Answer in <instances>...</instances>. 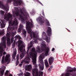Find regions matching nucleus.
I'll return each mask as SVG.
<instances>
[{
    "label": "nucleus",
    "instance_id": "nucleus-1",
    "mask_svg": "<svg viewBox=\"0 0 76 76\" xmlns=\"http://www.w3.org/2000/svg\"><path fill=\"white\" fill-rule=\"evenodd\" d=\"M46 45L45 44H43L42 45V47L41 49L42 51H44V50L46 49L45 50V54L44 53H42L41 54L39 58V61L40 64H39V66L40 70H43L44 69V62L42 60L43 58H45V56H47V55L48 54V52L50 49L48 48H45L46 47L45 46Z\"/></svg>",
    "mask_w": 76,
    "mask_h": 76
},
{
    "label": "nucleus",
    "instance_id": "nucleus-2",
    "mask_svg": "<svg viewBox=\"0 0 76 76\" xmlns=\"http://www.w3.org/2000/svg\"><path fill=\"white\" fill-rule=\"evenodd\" d=\"M33 24L32 23L30 24V22L29 21L26 22V28L28 33L29 34L31 38H32L33 36L34 38H36V39H38L39 41H41V40H42L41 39H39L38 36L35 35V33H34V32L32 31H31V29L30 26H31V27H33Z\"/></svg>",
    "mask_w": 76,
    "mask_h": 76
},
{
    "label": "nucleus",
    "instance_id": "nucleus-3",
    "mask_svg": "<svg viewBox=\"0 0 76 76\" xmlns=\"http://www.w3.org/2000/svg\"><path fill=\"white\" fill-rule=\"evenodd\" d=\"M35 49L33 48L31 49L29 53V56L31 58L32 60V63L33 65H34L35 67H37L38 66L37 64V53L35 52Z\"/></svg>",
    "mask_w": 76,
    "mask_h": 76
},
{
    "label": "nucleus",
    "instance_id": "nucleus-4",
    "mask_svg": "<svg viewBox=\"0 0 76 76\" xmlns=\"http://www.w3.org/2000/svg\"><path fill=\"white\" fill-rule=\"evenodd\" d=\"M25 47V44L23 43V42L22 41L20 40L18 42V48L19 50L21 53V54H20V57L21 58V59L24 57V55L26 51L25 49H23V48Z\"/></svg>",
    "mask_w": 76,
    "mask_h": 76
},
{
    "label": "nucleus",
    "instance_id": "nucleus-5",
    "mask_svg": "<svg viewBox=\"0 0 76 76\" xmlns=\"http://www.w3.org/2000/svg\"><path fill=\"white\" fill-rule=\"evenodd\" d=\"M6 37H3L2 39V42L0 44V56L1 57L2 56V53L3 52H4V50L3 48V46H4V48H6V39H5Z\"/></svg>",
    "mask_w": 76,
    "mask_h": 76
},
{
    "label": "nucleus",
    "instance_id": "nucleus-6",
    "mask_svg": "<svg viewBox=\"0 0 76 76\" xmlns=\"http://www.w3.org/2000/svg\"><path fill=\"white\" fill-rule=\"evenodd\" d=\"M38 72V69L37 68H36L33 69L32 70L33 76H40L43 73L41 71H39V72Z\"/></svg>",
    "mask_w": 76,
    "mask_h": 76
},
{
    "label": "nucleus",
    "instance_id": "nucleus-7",
    "mask_svg": "<svg viewBox=\"0 0 76 76\" xmlns=\"http://www.w3.org/2000/svg\"><path fill=\"white\" fill-rule=\"evenodd\" d=\"M10 54H7L5 56L4 58V56H3L2 57V59L1 60V63L2 64H4V63L7 62V64H9L10 62Z\"/></svg>",
    "mask_w": 76,
    "mask_h": 76
},
{
    "label": "nucleus",
    "instance_id": "nucleus-8",
    "mask_svg": "<svg viewBox=\"0 0 76 76\" xmlns=\"http://www.w3.org/2000/svg\"><path fill=\"white\" fill-rule=\"evenodd\" d=\"M15 33H14L12 32L9 33V32H7V34L6 35V37L7 38V44H10V37L11 35H15L16 34V32H15ZM10 34H11V35Z\"/></svg>",
    "mask_w": 76,
    "mask_h": 76
},
{
    "label": "nucleus",
    "instance_id": "nucleus-9",
    "mask_svg": "<svg viewBox=\"0 0 76 76\" xmlns=\"http://www.w3.org/2000/svg\"><path fill=\"white\" fill-rule=\"evenodd\" d=\"M21 14H20L19 12H14L13 13V16H15V15H16V16H20V19H21L22 22H24V19L23 18V17H22L21 15H23V16H24V15L23 14V13L22 12L20 11Z\"/></svg>",
    "mask_w": 76,
    "mask_h": 76
},
{
    "label": "nucleus",
    "instance_id": "nucleus-10",
    "mask_svg": "<svg viewBox=\"0 0 76 76\" xmlns=\"http://www.w3.org/2000/svg\"><path fill=\"white\" fill-rule=\"evenodd\" d=\"M30 60V59H29V56L28 55L26 56L25 58L21 62V63L20 64V66H21L22 65V63L25 62L26 63H27L29 64V61Z\"/></svg>",
    "mask_w": 76,
    "mask_h": 76
},
{
    "label": "nucleus",
    "instance_id": "nucleus-11",
    "mask_svg": "<svg viewBox=\"0 0 76 76\" xmlns=\"http://www.w3.org/2000/svg\"><path fill=\"white\" fill-rule=\"evenodd\" d=\"M23 28V26L22 25H20V28L18 29V32H20V30H21V29H23V30L22 31V33L25 36H26V31H25V29Z\"/></svg>",
    "mask_w": 76,
    "mask_h": 76
},
{
    "label": "nucleus",
    "instance_id": "nucleus-12",
    "mask_svg": "<svg viewBox=\"0 0 76 76\" xmlns=\"http://www.w3.org/2000/svg\"><path fill=\"white\" fill-rule=\"evenodd\" d=\"M46 34L45 32H43L42 34V38H43V37H46L45 38V39L46 40V42L47 43H49L50 42V37H47L46 36Z\"/></svg>",
    "mask_w": 76,
    "mask_h": 76
},
{
    "label": "nucleus",
    "instance_id": "nucleus-13",
    "mask_svg": "<svg viewBox=\"0 0 76 76\" xmlns=\"http://www.w3.org/2000/svg\"><path fill=\"white\" fill-rule=\"evenodd\" d=\"M75 71H76V68H74L72 70H67L66 71V72L65 74V76H69L70 74L69 73H68V72H75Z\"/></svg>",
    "mask_w": 76,
    "mask_h": 76
},
{
    "label": "nucleus",
    "instance_id": "nucleus-14",
    "mask_svg": "<svg viewBox=\"0 0 76 76\" xmlns=\"http://www.w3.org/2000/svg\"><path fill=\"white\" fill-rule=\"evenodd\" d=\"M36 20L37 21H39V24H40L41 25H42V24L44 23V20L42 19V18L40 17L37 18Z\"/></svg>",
    "mask_w": 76,
    "mask_h": 76
},
{
    "label": "nucleus",
    "instance_id": "nucleus-15",
    "mask_svg": "<svg viewBox=\"0 0 76 76\" xmlns=\"http://www.w3.org/2000/svg\"><path fill=\"white\" fill-rule=\"evenodd\" d=\"M12 15L10 13L8 14H5L4 15V19L5 20H8L9 18H11Z\"/></svg>",
    "mask_w": 76,
    "mask_h": 76
},
{
    "label": "nucleus",
    "instance_id": "nucleus-16",
    "mask_svg": "<svg viewBox=\"0 0 76 76\" xmlns=\"http://www.w3.org/2000/svg\"><path fill=\"white\" fill-rule=\"evenodd\" d=\"M13 1L14 2V4H16V6H18V4L20 5L21 3H22V2L20 0H15Z\"/></svg>",
    "mask_w": 76,
    "mask_h": 76
},
{
    "label": "nucleus",
    "instance_id": "nucleus-17",
    "mask_svg": "<svg viewBox=\"0 0 76 76\" xmlns=\"http://www.w3.org/2000/svg\"><path fill=\"white\" fill-rule=\"evenodd\" d=\"M0 7H1V8H2V9H5L7 11L9 10V8L6 7L5 6L3 5V2L0 1Z\"/></svg>",
    "mask_w": 76,
    "mask_h": 76
},
{
    "label": "nucleus",
    "instance_id": "nucleus-18",
    "mask_svg": "<svg viewBox=\"0 0 76 76\" xmlns=\"http://www.w3.org/2000/svg\"><path fill=\"white\" fill-rule=\"evenodd\" d=\"M48 30L46 32L48 34V35L49 36L51 35V29L50 27H48Z\"/></svg>",
    "mask_w": 76,
    "mask_h": 76
},
{
    "label": "nucleus",
    "instance_id": "nucleus-19",
    "mask_svg": "<svg viewBox=\"0 0 76 76\" xmlns=\"http://www.w3.org/2000/svg\"><path fill=\"white\" fill-rule=\"evenodd\" d=\"M48 61L49 64H50V65L52 64L53 63V61H54V58L52 57H50L49 58Z\"/></svg>",
    "mask_w": 76,
    "mask_h": 76
},
{
    "label": "nucleus",
    "instance_id": "nucleus-20",
    "mask_svg": "<svg viewBox=\"0 0 76 76\" xmlns=\"http://www.w3.org/2000/svg\"><path fill=\"white\" fill-rule=\"evenodd\" d=\"M25 69L27 70H28V71H30L32 69V65H29L26 66Z\"/></svg>",
    "mask_w": 76,
    "mask_h": 76
},
{
    "label": "nucleus",
    "instance_id": "nucleus-21",
    "mask_svg": "<svg viewBox=\"0 0 76 76\" xmlns=\"http://www.w3.org/2000/svg\"><path fill=\"white\" fill-rule=\"evenodd\" d=\"M5 69H6V67L5 66H3L2 68H1L2 70L1 71V72H0V76L3 75V73H4V72Z\"/></svg>",
    "mask_w": 76,
    "mask_h": 76
},
{
    "label": "nucleus",
    "instance_id": "nucleus-22",
    "mask_svg": "<svg viewBox=\"0 0 76 76\" xmlns=\"http://www.w3.org/2000/svg\"><path fill=\"white\" fill-rule=\"evenodd\" d=\"M1 22L2 23L1 24V23H0L1 24V27L2 28H4L5 27V21L4 20H1Z\"/></svg>",
    "mask_w": 76,
    "mask_h": 76
},
{
    "label": "nucleus",
    "instance_id": "nucleus-23",
    "mask_svg": "<svg viewBox=\"0 0 76 76\" xmlns=\"http://www.w3.org/2000/svg\"><path fill=\"white\" fill-rule=\"evenodd\" d=\"M12 25L14 26H17L18 25V20H16V19H14L13 23L12 24Z\"/></svg>",
    "mask_w": 76,
    "mask_h": 76
},
{
    "label": "nucleus",
    "instance_id": "nucleus-24",
    "mask_svg": "<svg viewBox=\"0 0 76 76\" xmlns=\"http://www.w3.org/2000/svg\"><path fill=\"white\" fill-rule=\"evenodd\" d=\"M45 64L46 68L49 67V64L47 60L46 59L45 60Z\"/></svg>",
    "mask_w": 76,
    "mask_h": 76
},
{
    "label": "nucleus",
    "instance_id": "nucleus-25",
    "mask_svg": "<svg viewBox=\"0 0 76 76\" xmlns=\"http://www.w3.org/2000/svg\"><path fill=\"white\" fill-rule=\"evenodd\" d=\"M16 54V49H14L13 53L12 55V57L13 58L15 57V56Z\"/></svg>",
    "mask_w": 76,
    "mask_h": 76
},
{
    "label": "nucleus",
    "instance_id": "nucleus-26",
    "mask_svg": "<svg viewBox=\"0 0 76 76\" xmlns=\"http://www.w3.org/2000/svg\"><path fill=\"white\" fill-rule=\"evenodd\" d=\"M32 47V42H30V44H28V50H29V48H31Z\"/></svg>",
    "mask_w": 76,
    "mask_h": 76
},
{
    "label": "nucleus",
    "instance_id": "nucleus-27",
    "mask_svg": "<svg viewBox=\"0 0 76 76\" xmlns=\"http://www.w3.org/2000/svg\"><path fill=\"white\" fill-rule=\"evenodd\" d=\"M36 51L38 52V53H40V49H39V48L38 46L37 47Z\"/></svg>",
    "mask_w": 76,
    "mask_h": 76
},
{
    "label": "nucleus",
    "instance_id": "nucleus-28",
    "mask_svg": "<svg viewBox=\"0 0 76 76\" xmlns=\"http://www.w3.org/2000/svg\"><path fill=\"white\" fill-rule=\"evenodd\" d=\"M25 76H30V73L28 72H26L25 74Z\"/></svg>",
    "mask_w": 76,
    "mask_h": 76
},
{
    "label": "nucleus",
    "instance_id": "nucleus-29",
    "mask_svg": "<svg viewBox=\"0 0 76 76\" xmlns=\"http://www.w3.org/2000/svg\"><path fill=\"white\" fill-rule=\"evenodd\" d=\"M46 24L47 25H48V26H50V23H49V22H48V20L47 19H46Z\"/></svg>",
    "mask_w": 76,
    "mask_h": 76
},
{
    "label": "nucleus",
    "instance_id": "nucleus-30",
    "mask_svg": "<svg viewBox=\"0 0 76 76\" xmlns=\"http://www.w3.org/2000/svg\"><path fill=\"white\" fill-rule=\"evenodd\" d=\"M17 64H18L19 63V61H18V60H19V55L18 54L17 56Z\"/></svg>",
    "mask_w": 76,
    "mask_h": 76
},
{
    "label": "nucleus",
    "instance_id": "nucleus-31",
    "mask_svg": "<svg viewBox=\"0 0 76 76\" xmlns=\"http://www.w3.org/2000/svg\"><path fill=\"white\" fill-rule=\"evenodd\" d=\"M15 38H18L20 39H21V37H20V36H19V35H17L15 37Z\"/></svg>",
    "mask_w": 76,
    "mask_h": 76
},
{
    "label": "nucleus",
    "instance_id": "nucleus-32",
    "mask_svg": "<svg viewBox=\"0 0 76 76\" xmlns=\"http://www.w3.org/2000/svg\"><path fill=\"white\" fill-rule=\"evenodd\" d=\"M0 13H1V14L3 15L4 13V12L3 11H0Z\"/></svg>",
    "mask_w": 76,
    "mask_h": 76
},
{
    "label": "nucleus",
    "instance_id": "nucleus-33",
    "mask_svg": "<svg viewBox=\"0 0 76 76\" xmlns=\"http://www.w3.org/2000/svg\"><path fill=\"white\" fill-rule=\"evenodd\" d=\"M9 71L7 70L5 74V75H8V74H9Z\"/></svg>",
    "mask_w": 76,
    "mask_h": 76
},
{
    "label": "nucleus",
    "instance_id": "nucleus-34",
    "mask_svg": "<svg viewBox=\"0 0 76 76\" xmlns=\"http://www.w3.org/2000/svg\"><path fill=\"white\" fill-rule=\"evenodd\" d=\"M13 37H12L11 39V43H12L13 42Z\"/></svg>",
    "mask_w": 76,
    "mask_h": 76
},
{
    "label": "nucleus",
    "instance_id": "nucleus-35",
    "mask_svg": "<svg viewBox=\"0 0 76 76\" xmlns=\"http://www.w3.org/2000/svg\"><path fill=\"white\" fill-rule=\"evenodd\" d=\"M1 30H0V35H2V34H3V32H2V33L1 32Z\"/></svg>",
    "mask_w": 76,
    "mask_h": 76
},
{
    "label": "nucleus",
    "instance_id": "nucleus-36",
    "mask_svg": "<svg viewBox=\"0 0 76 76\" xmlns=\"http://www.w3.org/2000/svg\"><path fill=\"white\" fill-rule=\"evenodd\" d=\"M9 30H10V28L9 27H8L7 28V31H9Z\"/></svg>",
    "mask_w": 76,
    "mask_h": 76
},
{
    "label": "nucleus",
    "instance_id": "nucleus-37",
    "mask_svg": "<svg viewBox=\"0 0 76 76\" xmlns=\"http://www.w3.org/2000/svg\"><path fill=\"white\" fill-rule=\"evenodd\" d=\"M3 55H4V54H6V52L4 51L3 53Z\"/></svg>",
    "mask_w": 76,
    "mask_h": 76
},
{
    "label": "nucleus",
    "instance_id": "nucleus-38",
    "mask_svg": "<svg viewBox=\"0 0 76 76\" xmlns=\"http://www.w3.org/2000/svg\"><path fill=\"white\" fill-rule=\"evenodd\" d=\"M23 75V73H21L19 75V76H22Z\"/></svg>",
    "mask_w": 76,
    "mask_h": 76
},
{
    "label": "nucleus",
    "instance_id": "nucleus-39",
    "mask_svg": "<svg viewBox=\"0 0 76 76\" xmlns=\"http://www.w3.org/2000/svg\"><path fill=\"white\" fill-rule=\"evenodd\" d=\"M54 50H55V49L54 48H53L52 49V51H54Z\"/></svg>",
    "mask_w": 76,
    "mask_h": 76
},
{
    "label": "nucleus",
    "instance_id": "nucleus-40",
    "mask_svg": "<svg viewBox=\"0 0 76 76\" xmlns=\"http://www.w3.org/2000/svg\"><path fill=\"white\" fill-rule=\"evenodd\" d=\"M35 43H37V40H34V41Z\"/></svg>",
    "mask_w": 76,
    "mask_h": 76
},
{
    "label": "nucleus",
    "instance_id": "nucleus-41",
    "mask_svg": "<svg viewBox=\"0 0 76 76\" xmlns=\"http://www.w3.org/2000/svg\"><path fill=\"white\" fill-rule=\"evenodd\" d=\"M11 1H13V0H10V1L8 2L9 3H11Z\"/></svg>",
    "mask_w": 76,
    "mask_h": 76
},
{
    "label": "nucleus",
    "instance_id": "nucleus-42",
    "mask_svg": "<svg viewBox=\"0 0 76 76\" xmlns=\"http://www.w3.org/2000/svg\"><path fill=\"white\" fill-rule=\"evenodd\" d=\"M12 46H13V48H14V47L15 46V44H12Z\"/></svg>",
    "mask_w": 76,
    "mask_h": 76
},
{
    "label": "nucleus",
    "instance_id": "nucleus-43",
    "mask_svg": "<svg viewBox=\"0 0 76 76\" xmlns=\"http://www.w3.org/2000/svg\"><path fill=\"white\" fill-rule=\"evenodd\" d=\"M64 75V74L63 73V74H61V76H63V75Z\"/></svg>",
    "mask_w": 76,
    "mask_h": 76
},
{
    "label": "nucleus",
    "instance_id": "nucleus-44",
    "mask_svg": "<svg viewBox=\"0 0 76 76\" xmlns=\"http://www.w3.org/2000/svg\"><path fill=\"white\" fill-rule=\"evenodd\" d=\"M53 68V66H52L50 67V69H52Z\"/></svg>",
    "mask_w": 76,
    "mask_h": 76
},
{
    "label": "nucleus",
    "instance_id": "nucleus-45",
    "mask_svg": "<svg viewBox=\"0 0 76 76\" xmlns=\"http://www.w3.org/2000/svg\"><path fill=\"white\" fill-rule=\"evenodd\" d=\"M9 76H12V75L11 74H10L9 75Z\"/></svg>",
    "mask_w": 76,
    "mask_h": 76
},
{
    "label": "nucleus",
    "instance_id": "nucleus-46",
    "mask_svg": "<svg viewBox=\"0 0 76 76\" xmlns=\"http://www.w3.org/2000/svg\"><path fill=\"white\" fill-rule=\"evenodd\" d=\"M39 2L40 4H42V3H41L40 2Z\"/></svg>",
    "mask_w": 76,
    "mask_h": 76
},
{
    "label": "nucleus",
    "instance_id": "nucleus-47",
    "mask_svg": "<svg viewBox=\"0 0 76 76\" xmlns=\"http://www.w3.org/2000/svg\"><path fill=\"white\" fill-rule=\"evenodd\" d=\"M30 21H31V22L32 23V20H30Z\"/></svg>",
    "mask_w": 76,
    "mask_h": 76
},
{
    "label": "nucleus",
    "instance_id": "nucleus-48",
    "mask_svg": "<svg viewBox=\"0 0 76 76\" xmlns=\"http://www.w3.org/2000/svg\"><path fill=\"white\" fill-rule=\"evenodd\" d=\"M11 23V22H10L9 23V25Z\"/></svg>",
    "mask_w": 76,
    "mask_h": 76
},
{
    "label": "nucleus",
    "instance_id": "nucleus-49",
    "mask_svg": "<svg viewBox=\"0 0 76 76\" xmlns=\"http://www.w3.org/2000/svg\"><path fill=\"white\" fill-rule=\"evenodd\" d=\"M16 9H17V10H18V8H16Z\"/></svg>",
    "mask_w": 76,
    "mask_h": 76
},
{
    "label": "nucleus",
    "instance_id": "nucleus-50",
    "mask_svg": "<svg viewBox=\"0 0 76 76\" xmlns=\"http://www.w3.org/2000/svg\"><path fill=\"white\" fill-rule=\"evenodd\" d=\"M25 9V8H24V9H23V10H24Z\"/></svg>",
    "mask_w": 76,
    "mask_h": 76
},
{
    "label": "nucleus",
    "instance_id": "nucleus-51",
    "mask_svg": "<svg viewBox=\"0 0 76 76\" xmlns=\"http://www.w3.org/2000/svg\"><path fill=\"white\" fill-rule=\"evenodd\" d=\"M37 0V1H38V0Z\"/></svg>",
    "mask_w": 76,
    "mask_h": 76
},
{
    "label": "nucleus",
    "instance_id": "nucleus-52",
    "mask_svg": "<svg viewBox=\"0 0 76 76\" xmlns=\"http://www.w3.org/2000/svg\"><path fill=\"white\" fill-rule=\"evenodd\" d=\"M11 29H12V28H11Z\"/></svg>",
    "mask_w": 76,
    "mask_h": 76
},
{
    "label": "nucleus",
    "instance_id": "nucleus-53",
    "mask_svg": "<svg viewBox=\"0 0 76 76\" xmlns=\"http://www.w3.org/2000/svg\"><path fill=\"white\" fill-rule=\"evenodd\" d=\"M43 15H44V14H43Z\"/></svg>",
    "mask_w": 76,
    "mask_h": 76
},
{
    "label": "nucleus",
    "instance_id": "nucleus-54",
    "mask_svg": "<svg viewBox=\"0 0 76 76\" xmlns=\"http://www.w3.org/2000/svg\"><path fill=\"white\" fill-rule=\"evenodd\" d=\"M14 43H15V42H14Z\"/></svg>",
    "mask_w": 76,
    "mask_h": 76
}]
</instances>
